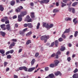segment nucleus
Masks as SVG:
<instances>
[{
	"label": "nucleus",
	"mask_w": 78,
	"mask_h": 78,
	"mask_svg": "<svg viewBox=\"0 0 78 78\" xmlns=\"http://www.w3.org/2000/svg\"><path fill=\"white\" fill-rule=\"evenodd\" d=\"M49 25L48 24V23H47V24L46 25V26L45 27V28H47L48 30H50V28H49Z\"/></svg>",
	"instance_id": "obj_25"
},
{
	"label": "nucleus",
	"mask_w": 78,
	"mask_h": 78,
	"mask_svg": "<svg viewBox=\"0 0 78 78\" xmlns=\"http://www.w3.org/2000/svg\"><path fill=\"white\" fill-rule=\"evenodd\" d=\"M62 2L64 3H67V0H63Z\"/></svg>",
	"instance_id": "obj_56"
},
{
	"label": "nucleus",
	"mask_w": 78,
	"mask_h": 78,
	"mask_svg": "<svg viewBox=\"0 0 78 78\" xmlns=\"http://www.w3.org/2000/svg\"><path fill=\"white\" fill-rule=\"evenodd\" d=\"M59 55L57 54H56L55 55V56H56V59H58V58H59V56H58Z\"/></svg>",
	"instance_id": "obj_53"
},
{
	"label": "nucleus",
	"mask_w": 78,
	"mask_h": 78,
	"mask_svg": "<svg viewBox=\"0 0 78 78\" xmlns=\"http://www.w3.org/2000/svg\"><path fill=\"white\" fill-rule=\"evenodd\" d=\"M7 58L8 59H10L11 58V56L9 55H7Z\"/></svg>",
	"instance_id": "obj_40"
},
{
	"label": "nucleus",
	"mask_w": 78,
	"mask_h": 78,
	"mask_svg": "<svg viewBox=\"0 0 78 78\" xmlns=\"http://www.w3.org/2000/svg\"><path fill=\"white\" fill-rule=\"evenodd\" d=\"M53 24H50L49 26V28H53Z\"/></svg>",
	"instance_id": "obj_38"
},
{
	"label": "nucleus",
	"mask_w": 78,
	"mask_h": 78,
	"mask_svg": "<svg viewBox=\"0 0 78 78\" xmlns=\"http://www.w3.org/2000/svg\"><path fill=\"white\" fill-rule=\"evenodd\" d=\"M72 12L73 14H75V10L74 8H73L72 9Z\"/></svg>",
	"instance_id": "obj_31"
},
{
	"label": "nucleus",
	"mask_w": 78,
	"mask_h": 78,
	"mask_svg": "<svg viewBox=\"0 0 78 78\" xmlns=\"http://www.w3.org/2000/svg\"><path fill=\"white\" fill-rule=\"evenodd\" d=\"M23 66L20 67L19 68V69L20 70H22L23 69Z\"/></svg>",
	"instance_id": "obj_43"
},
{
	"label": "nucleus",
	"mask_w": 78,
	"mask_h": 78,
	"mask_svg": "<svg viewBox=\"0 0 78 78\" xmlns=\"http://www.w3.org/2000/svg\"><path fill=\"white\" fill-rule=\"evenodd\" d=\"M66 50V48L65 47L62 48H60V50L61 51H64Z\"/></svg>",
	"instance_id": "obj_29"
},
{
	"label": "nucleus",
	"mask_w": 78,
	"mask_h": 78,
	"mask_svg": "<svg viewBox=\"0 0 78 78\" xmlns=\"http://www.w3.org/2000/svg\"><path fill=\"white\" fill-rule=\"evenodd\" d=\"M61 6L62 8H64V7L66 6V4L62 2H61Z\"/></svg>",
	"instance_id": "obj_9"
},
{
	"label": "nucleus",
	"mask_w": 78,
	"mask_h": 78,
	"mask_svg": "<svg viewBox=\"0 0 78 78\" xmlns=\"http://www.w3.org/2000/svg\"><path fill=\"white\" fill-rule=\"evenodd\" d=\"M78 71V69L77 68H76L73 71V73H76Z\"/></svg>",
	"instance_id": "obj_34"
},
{
	"label": "nucleus",
	"mask_w": 78,
	"mask_h": 78,
	"mask_svg": "<svg viewBox=\"0 0 78 78\" xmlns=\"http://www.w3.org/2000/svg\"><path fill=\"white\" fill-rule=\"evenodd\" d=\"M14 53V50H11L10 51V53H11V54H12Z\"/></svg>",
	"instance_id": "obj_52"
},
{
	"label": "nucleus",
	"mask_w": 78,
	"mask_h": 78,
	"mask_svg": "<svg viewBox=\"0 0 78 78\" xmlns=\"http://www.w3.org/2000/svg\"><path fill=\"white\" fill-rule=\"evenodd\" d=\"M71 60V58L70 57H69L67 58V61H70Z\"/></svg>",
	"instance_id": "obj_61"
},
{
	"label": "nucleus",
	"mask_w": 78,
	"mask_h": 78,
	"mask_svg": "<svg viewBox=\"0 0 78 78\" xmlns=\"http://www.w3.org/2000/svg\"><path fill=\"white\" fill-rule=\"evenodd\" d=\"M73 78H78V74L75 73L73 76Z\"/></svg>",
	"instance_id": "obj_11"
},
{
	"label": "nucleus",
	"mask_w": 78,
	"mask_h": 78,
	"mask_svg": "<svg viewBox=\"0 0 78 78\" xmlns=\"http://www.w3.org/2000/svg\"><path fill=\"white\" fill-rule=\"evenodd\" d=\"M30 16L28 15L26 17V19L27 20H28L29 19H30Z\"/></svg>",
	"instance_id": "obj_54"
},
{
	"label": "nucleus",
	"mask_w": 78,
	"mask_h": 78,
	"mask_svg": "<svg viewBox=\"0 0 78 78\" xmlns=\"http://www.w3.org/2000/svg\"><path fill=\"white\" fill-rule=\"evenodd\" d=\"M55 56V54L54 53L52 54V55H51V57H52V58L54 57Z\"/></svg>",
	"instance_id": "obj_63"
},
{
	"label": "nucleus",
	"mask_w": 78,
	"mask_h": 78,
	"mask_svg": "<svg viewBox=\"0 0 78 78\" xmlns=\"http://www.w3.org/2000/svg\"><path fill=\"white\" fill-rule=\"evenodd\" d=\"M58 44H59V41H58V40H56L55 41V45L56 47H58Z\"/></svg>",
	"instance_id": "obj_15"
},
{
	"label": "nucleus",
	"mask_w": 78,
	"mask_h": 78,
	"mask_svg": "<svg viewBox=\"0 0 78 78\" xmlns=\"http://www.w3.org/2000/svg\"><path fill=\"white\" fill-rule=\"evenodd\" d=\"M71 20V18H66L65 19V20L66 21H68V20Z\"/></svg>",
	"instance_id": "obj_42"
},
{
	"label": "nucleus",
	"mask_w": 78,
	"mask_h": 78,
	"mask_svg": "<svg viewBox=\"0 0 78 78\" xmlns=\"http://www.w3.org/2000/svg\"><path fill=\"white\" fill-rule=\"evenodd\" d=\"M44 37L45 39H46V40H47V39H48L49 38H50V36L49 35L47 36H44Z\"/></svg>",
	"instance_id": "obj_30"
},
{
	"label": "nucleus",
	"mask_w": 78,
	"mask_h": 78,
	"mask_svg": "<svg viewBox=\"0 0 78 78\" xmlns=\"http://www.w3.org/2000/svg\"><path fill=\"white\" fill-rule=\"evenodd\" d=\"M59 12V10L57 9H54L53 11V12Z\"/></svg>",
	"instance_id": "obj_26"
},
{
	"label": "nucleus",
	"mask_w": 78,
	"mask_h": 78,
	"mask_svg": "<svg viewBox=\"0 0 78 78\" xmlns=\"http://www.w3.org/2000/svg\"><path fill=\"white\" fill-rule=\"evenodd\" d=\"M0 53L1 54H4L5 53V51L3 49L0 50Z\"/></svg>",
	"instance_id": "obj_23"
},
{
	"label": "nucleus",
	"mask_w": 78,
	"mask_h": 78,
	"mask_svg": "<svg viewBox=\"0 0 78 78\" xmlns=\"http://www.w3.org/2000/svg\"><path fill=\"white\" fill-rule=\"evenodd\" d=\"M73 8H68V11H69V12H71L72 11V9Z\"/></svg>",
	"instance_id": "obj_44"
},
{
	"label": "nucleus",
	"mask_w": 78,
	"mask_h": 78,
	"mask_svg": "<svg viewBox=\"0 0 78 78\" xmlns=\"http://www.w3.org/2000/svg\"><path fill=\"white\" fill-rule=\"evenodd\" d=\"M31 15H30V16L31 18L33 19H34V17H35V16H34V12H32L31 13Z\"/></svg>",
	"instance_id": "obj_14"
},
{
	"label": "nucleus",
	"mask_w": 78,
	"mask_h": 78,
	"mask_svg": "<svg viewBox=\"0 0 78 78\" xmlns=\"http://www.w3.org/2000/svg\"><path fill=\"white\" fill-rule=\"evenodd\" d=\"M6 29H7V30H8V31H9V30H10L11 29V27H10V25H9V24H7L6 25Z\"/></svg>",
	"instance_id": "obj_8"
},
{
	"label": "nucleus",
	"mask_w": 78,
	"mask_h": 78,
	"mask_svg": "<svg viewBox=\"0 0 78 78\" xmlns=\"http://www.w3.org/2000/svg\"><path fill=\"white\" fill-rule=\"evenodd\" d=\"M78 4L77 2H75L72 4V6H75Z\"/></svg>",
	"instance_id": "obj_24"
},
{
	"label": "nucleus",
	"mask_w": 78,
	"mask_h": 78,
	"mask_svg": "<svg viewBox=\"0 0 78 78\" xmlns=\"http://www.w3.org/2000/svg\"><path fill=\"white\" fill-rule=\"evenodd\" d=\"M5 24L1 25V27L2 29V28H5Z\"/></svg>",
	"instance_id": "obj_36"
},
{
	"label": "nucleus",
	"mask_w": 78,
	"mask_h": 78,
	"mask_svg": "<svg viewBox=\"0 0 78 78\" xmlns=\"http://www.w3.org/2000/svg\"><path fill=\"white\" fill-rule=\"evenodd\" d=\"M15 46V43L14 42H12L9 47V49H11L12 48V47Z\"/></svg>",
	"instance_id": "obj_3"
},
{
	"label": "nucleus",
	"mask_w": 78,
	"mask_h": 78,
	"mask_svg": "<svg viewBox=\"0 0 78 78\" xmlns=\"http://www.w3.org/2000/svg\"><path fill=\"white\" fill-rule=\"evenodd\" d=\"M41 41H44V42H45V43H46L47 42V39L45 38L44 36L41 37Z\"/></svg>",
	"instance_id": "obj_6"
},
{
	"label": "nucleus",
	"mask_w": 78,
	"mask_h": 78,
	"mask_svg": "<svg viewBox=\"0 0 78 78\" xmlns=\"http://www.w3.org/2000/svg\"><path fill=\"white\" fill-rule=\"evenodd\" d=\"M8 62H4V67H6V66L8 64Z\"/></svg>",
	"instance_id": "obj_50"
},
{
	"label": "nucleus",
	"mask_w": 78,
	"mask_h": 78,
	"mask_svg": "<svg viewBox=\"0 0 78 78\" xmlns=\"http://www.w3.org/2000/svg\"><path fill=\"white\" fill-rule=\"evenodd\" d=\"M46 25H47V23H43V27H45Z\"/></svg>",
	"instance_id": "obj_46"
},
{
	"label": "nucleus",
	"mask_w": 78,
	"mask_h": 78,
	"mask_svg": "<svg viewBox=\"0 0 78 78\" xmlns=\"http://www.w3.org/2000/svg\"><path fill=\"white\" fill-rule=\"evenodd\" d=\"M77 35H78V31H76L75 32L74 36L75 37H76L77 36Z\"/></svg>",
	"instance_id": "obj_32"
},
{
	"label": "nucleus",
	"mask_w": 78,
	"mask_h": 78,
	"mask_svg": "<svg viewBox=\"0 0 78 78\" xmlns=\"http://www.w3.org/2000/svg\"><path fill=\"white\" fill-rule=\"evenodd\" d=\"M28 28H32L33 27V25L31 24V23H28Z\"/></svg>",
	"instance_id": "obj_13"
},
{
	"label": "nucleus",
	"mask_w": 78,
	"mask_h": 78,
	"mask_svg": "<svg viewBox=\"0 0 78 78\" xmlns=\"http://www.w3.org/2000/svg\"><path fill=\"white\" fill-rule=\"evenodd\" d=\"M32 34V32L31 31H30L28 33L26 34V36H30V35H31Z\"/></svg>",
	"instance_id": "obj_22"
},
{
	"label": "nucleus",
	"mask_w": 78,
	"mask_h": 78,
	"mask_svg": "<svg viewBox=\"0 0 78 78\" xmlns=\"http://www.w3.org/2000/svg\"><path fill=\"white\" fill-rule=\"evenodd\" d=\"M19 33L20 34H21V35H22L23 36L25 35V34H24V32L23 30L22 31H20Z\"/></svg>",
	"instance_id": "obj_18"
},
{
	"label": "nucleus",
	"mask_w": 78,
	"mask_h": 78,
	"mask_svg": "<svg viewBox=\"0 0 78 78\" xmlns=\"http://www.w3.org/2000/svg\"><path fill=\"white\" fill-rule=\"evenodd\" d=\"M32 21V20L31 19V18L29 19V20H27V22H30Z\"/></svg>",
	"instance_id": "obj_48"
},
{
	"label": "nucleus",
	"mask_w": 78,
	"mask_h": 78,
	"mask_svg": "<svg viewBox=\"0 0 78 78\" xmlns=\"http://www.w3.org/2000/svg\"><path fill=\"white\" fill-rule=\"evenodd\" d=\"M23 69L24 71H25L26 72H28V68L25 66H23Z\"/></svg>",
	"instance_id": "obj_20"
},
{
	"label": "nucleus",
	"mask_w": 78,
	"mask_h": 78,
	"mask_svg": "<svg viewBox=\"0 0 78 78\" xmlns=\"http://www.w3.org/2000/svg\"><path fill=\"white\" fill-rule=\"evenodd\" d=\"M22 49L20 48L18 51V53H20V52H22Z\"/></svg>",
	"instance_id": "obj_60"
},
{
	"label": "nucleus",
	"mask_w": 78,
	"mask_h": 78,
	"mask_svg": "<svg viewBox=\"0 0 78 78\" xmlns=\"http://www.w3.org/2000/svg\"><path fill=\"white\" fill-rule=\"evenodd\" d=\"M22 17L21 16V15H19L18 16V20L19 22H21L22 20Z\"/></svg>",
	"instance_id": "obj_7"
},
{
	"label": "nucleus",
	"mask_w": 78,
	"mask_h": 78,
	"mask_svg": "<svg viewBox=\"0 0 78 78\" xmlns=\"http://www.w3.org/2000/svg\"><path fill=\"white\" fill-rule=\"evenodd\" d=\"M49 69L48 67H46L45 68V70L46 71H48Z\"/></svg>",
	"instance_id": "obj_49"
},
{
	"label": "nucleus",
	"mask_w": 78,
	"mask_h": 78,
	"mask_svg": "<svg viewBox=\"0 0 78 78\" xmlns=\"http://www.w3.org/2000/svg\"><path fill=\"white\" fill-rule=\"evenodd\" d=\"M13 42H17V39H13L12 40Z\"/></svg>",
	"instance_id": "obj_57"
},
{
	"label": "nucleus",
	"mask_w": 78,
	"mask_h": 78,
	"mask_svg": "<svg viewBox=\"0 0 78 78\" xmlns=\"http://www.w3.org/2000/svg\"><path fill=\"white\" fill-rule=\"evenodd\" d=\"M48 76L50 78H55V75L53 74H51L48 75Z\"/></svg>",
	"instance_id": "obj_10"
},
{
	"label": "nucleus",
	"mask_w": 78,
	"mask_h": 78,
	"mask_svg": "<svg viewBox=\"0 0 78 78\" xmlns=\"http://www.w3.org/2000/svg\"><path fill=\"white\" fill-rule=\"evenodd\" d=\"M31 40H28L26 42V45H28V44H30L31 43Z\"/></svg>",
	"instance_id": "obj_28"
},
{
	"label": "nucleus",
	"mask_w": 78,
	"mask_h": 78,
	"mask_svg": "<svg viewBox=\"0 0 78 78\" xmlns=\"http://www.w3.org/2000/svg\"><path fill=\"white\" fill-rule=\"evenodd\" d=\"M35 61H36V60L34 59H33L32 61H31V64L32 66H33L34 64V62H35Z\"/></svg>",
	"instance_id": "obj_17"
},
{
	"label": "nucleus",
	"mask_w": 78,
	"mask_h": 78,
	"mask_svg": "<svg viewBox=\"0 0 78 78\" xmlns=\"http://www.w3.org/2000/svg\"><path fill=\"white\" fill-rule=\"evenodd\" d=\"M35 69H36V67H35L28 68L27 72H33Z\"/></svg>",
	"instance_id": "obj_2"
},
{
	"label": "nucleus",
	"mask_w": 78,
	"mask_h": 78,
	"mask_svg": "<svg viewBox=\"0 0 78 78\" xmlns=\"http://www.w3.org/2000/svg\"><path fill=\"white\" fill-rule=\"evenodd\" d=\"M55 63L54 64L53 63L51 64H50L49 66L51 68H53V67H55V66H58V64L59 63V61L58 60H55L54 61Z\"/></svg>",
	"instance_id": "obj_1"
},
{
	"label": "nucleus",
	"mask_w": 78,
	"mask_h": 78,
	"mask_svg": "<svg viewBox=\"0 0 78 78\" xmlns=\"http://www.w3.org/2000/svg\"><path fill=\"white\" fill-rule=\"evenodd\" d=\"M72 4V2H70L68 3L67 4V6H70L71 5V4Z\"/></svg>",
	"instance_id": "obj_59"
},
{
	"label": "nucleus",
	"mask_w": 78,
	"mask_h": 78,
	"mask_svg": "<svg viewBox=\"0 0 78 78\" xmlns=\"http://www.w3.org/2000/svg\"><path fill=\"white\" fill-rule=\"evenodd\" d=\"M40 3L41 4H42V3H44V0H42V1H41L40 2Z\"/></svg>",
	"instance_id": "obj_58"
},
{
	"label": "nucleus",
	"mask_w": 78,
	"mask_h": 78,
	"mask_svg": "<svg viewBox=\"0 0 78 78\" xmlns=\"http://www.w3.org/2000/svg\"><path fill=\"white\" fill-rule=\"evenodd\" d=\"M55 76H61L62 75V73H61V72L60 71H57L55 73Z\"/></svg>",
	"instance_id": "obj_4"
},
{
	"label": "nucleus",
	"mask_w": 78,
	"mask_h": 78,
	"mask_svg": "<svg viewBox=\"0 0 78 78\" xmlns=\"http://www.w3.org/2000/svg\"><path fill=\"white\" fill-rule=\"evenodd\" d=\"M30 5L31 6H34V3L33 2H31Z\"/></svg>",
	"instance_id": "obj_47"
},
{
	"label": "nucleus",
	"mask_w": 78,
	"mask_h": 78,
	"mask_svg": "<svg viewBox=\"0 0 78 78\" xmlns=\"http://www.w3.org/2000/svg\"><path fill=\"white\" fill-rule=\"evenodd\" d=\"M9 23V20H7V21H6L5 22V24H7L8 23Z\"/></svg>",
	"instance_id": "obj_62"
},
{
	"label": "nucleus",
	"mask_w": 78,
	"mask_h": 78,
	"mask_svg": "<svg viewBox=\"0 0 78 78\" xmlns=\"http://www.w3.org/2000/svg\"><path fill=\"white\" fill-rule=\"evenodd\" d=\"M14 78H18V76H17L15 75H14Z\"/></svg>",
	"instance_id": "obj_64"
},
{
	"label": "nucleus",
	"mask_w": 78,
	"mask_h": 78,
	"mask_svg": "<svg viewBox=\"0 0 78 78\" xmlns=\"http://www.w3.org/2000/svg\"><path fill=\"white\" fill-rule=\"evenodd\" d=\"M15 1L12 0L11 2L10 3V5L11 6H14L15 5Z\"/></svg>",
	"instance_id": "obj_16"
},
{
	"label": "nucleus",
	"mask_w": 78,
	"mask_h": 78,
	"mask_svg": "<svg viewBox=\"0 0 78 78\" xmlns=\"http://www.w3.org/2000/svg\"><path fill=\"white\" fill-rule=\"evenodd\" d=\"M27 12L26 11H24L23 12H22L21 13L20 15L21 16H25V15H27Z\"/></svg>",
	"instance_id": "obj_5"
},
{
	"label": "nucleus",
	"mask_w": 78,
	"mask_h": 78,
	"mask_svg": "<svg viewBox=\"0 0 78 78\" xmlns=\"http://www.w3.org/2000/svg\"><path fill=\"white\" fill-rule=\"evenodd\" d=\"M40 25H41L40 23H38L37 26V30H38V29H39V28L40 27Z\"/></svg>",
	"instance_id": "obj_21"
},
{
	"label": "nucleus",
	"mask_w": 78,
	"mask_h": 78,
	"mask_svg": "<svg viewBox=\"0 0 78 78\" xmlns=\"http://www.w3.org/2000/svg\"><path fill=\"white\" fill-rule=\"evenodd\" d=\"M44 2L45 3H48L50 2V0H44Z\"/></svg>",
	"instance_id": "obj_35"
},
{
	"label": "nucleus",
	"mask_w": 78,
	"mask_h": 78,
	"mask_svg": "<svg viewBox=\"0 0 78 78\" xmlns=\"http://www.w3.org/2000/svg\"><path fill=\"white\" fill-rule=\"evenodd\" d=\"M70 31L69 30V29H67L64 32V34H65V33H69Z\"/></svg>",
	"instance_id": "obj_27"
},
{
	"label": "nucleus",
	"mask_w": 78,
	"mask_h": 78,
	"mask_svg": "<svg viewBox=\"0 0 78 78\" xmlns=\"http://www.w3.org/2000/svg\"><path fill=\"white\" fill-rule=\"evenodd\" d=\"M62 37L64 39H65L66 38V35H64V33L63 34H62Z\"/></svg>",
	"instance_id": "obj_45"
},
{
	"label": "nucleus",
	"mask_w": 78,
	"mask_h": 78,
	"mask_svg": "<svg viewBox=\"0 0 78 78\" xmlns=\"http://www.w3.org/2000/svg\"><path fill=\"white\" fill-rule=\"evenodd\" d=\"M63 39H62V38L60 37V38L58 39V41H59V42H62V41H63Z\"/></svg>",
	"instance_id": "obj_37"
},
{
	"label": "nucleus",
	"mask_w": 78,
	"mask_h": 78,
	"mask_svg": "<svg viewBox=\"0 0 78 78\" xmlns=\"http://www.w3.org/2000/svg\"><path fill=\"white\" fill-rule=\"evenodd\" d=\"M56 54L58 55H59L61 54V51H57Z\"/></svg>",
	"instance_id": "obj_39"
},
{
	"label": "nucleus",
	"mask_w": 78,
	"mask_h": 78,
	"mask_svg": "<svg viewBox=\"0 0 78 78\" xmlns=\"http://www.w3.org/2000/svg\"><path fill=\"white\" fill-rule=\"evenodd\" d=\"M4 10V8L3 7L2 5H0V11H3Z\"/></svg>",
	"instance_id": "obj_19"
},
{
	"label": "nucleus",
	"mask_w": 78,
	"mask_h": 78,
	"mask_svg": "<svg viewBox=\"0 0 78 78\" xmlns=\"http://www.w3.org/2000/svg\"><path fill=\"white\" fill-rule=\"evenodd\" d=\"M18 9L19 10V11H20L21 9H23V7L22 6H20L18 8Z\"/></svg>",
	"instance_id": "obj_33"
},
{
	"label": "nucleus",
	"mask_w": 78,
	"mask_h": 78,
	"mask_svg": "<svg viewBox=\"0 0 78 78\" xmlns=\"http://www.w3.org/2000/svg\"><path fill=\"white\" fill-rule=\"evenodd\" d=\"M39 54L38 52H37L35 54V56L36 58H37L38 56H39Z\"/></svg>",
	"instance_id": "obj_41"
},
{
	"label": "nucleus",
	"mask_w": 78,
	"mask_h": 78,
	"mask_svg": "<svg viewBox=\"0 0 78 78\" xmlns=\"http://www.w3.org/2000/svg\"><path fill=\"white\" fill-rule=\"evenodd\" d=\"M28 26V24L25 23L24 24V27H27Z\"/></svg>",
	"instance_id": "obj_51"
},
{
	"label": "nucleus",
	"mask_w": 78,
	"mask_h": 78,
	"mask_svg": "<svg viewBox=\"0 0 78 78\" xmlns=\"http://www.w3.org/2000/svg\"><path fill=\"white\" fill-rule=\"evenodd\" d=\"M4 20H5L6 21V20H7L8 19V17L5 16V17H4Z\"/></svg>",
	"instance_id": "obj_55"
},
{
	"label": "nucleus",
	"mask_w": 78,
	"mask_h": 78,
	"mask_svg": "<svg viewBox=\"0 0 78 78\" xmlns=\"http://www.w3.org/2000/svg\"><path fill=\"white\" fill-rule=\"evenodd\" d=\"M0 33H1V36H2L3 37H5V34H6L4 32H2V31H0Z\"/></svg>",
	"instance_id": "obj_12"
}]
</instances>
